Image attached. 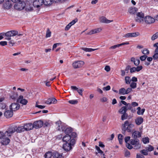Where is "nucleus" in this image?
Here are the masks:
<instances>
[{"label":"nucleus","mask_w":158,"mask_h":158,"mask_svg":"<svg viewBox=\"0 0 158 158\" xmlns=\"http://www.w3.org/2000/svg\"><path fill=\"white\" fill-rule=\"evenodd\" d=\"M136 16L137 17L135 19V21L140 23H143L144 18V13L142 12H138Z\"/></svg>","instance_id":"423d86ee"},{"label":"nucleus","mask_w":158,"mask_h":158,"mask_svg":"<svg viewBox=\"0 0 158 158\" xmlns=\"http://www.w3.org/2000/svg\"><path fill=\"white\" fill-rule=\"evenodd\" d=\"M158 38V35L157 32L154 34L151 37V40H154Z\"/></svg>","instance_id":"3c124183"},{"label":"nucleus","mask_w":158,"mask_h":158,"mask_svg":"<svg viewBox=\"0 0 158 158\" xmlns=\"http://www.w3.org/2000/svg\"><path fill=\"white\" fill-rule=\"evenodd\" d=\"M43 0H35L33 2V5L35 7H39L43 4Z\"/></svg>","instance_id":"4468645a"},{"label":"nucleus","mask_w":158,"mask_h":158,"mask_svg":"<svg viewBox=\"0 0 158 158\" xmlns=\"http://www.w3.org/2000/svg\"><path fill=\"white\" fill-rule=\"evenodd\" d=\"M140 152L141 154L145 156H146L148 155V152L146 149V150L143 149V150L140 151Z\"/></svg>","instance_id":"8fccbe9b"},{"label":"nucleus","mask_w":158,"mask_h":158,"mask_svg":"<svg viewBox=\"0 0 158 158\" xmlns=\"http://www.w3.org/2000/svg\"><path fill=\"white\" fill-rule=\"evenodd\" d=\"M43 124V122L40 120L34 122L33 125V126H34V128L35 129H38L42 127Z\"/></svg>","instance_id":"1a4fd4ad"},{"label":"nucleus","mask_w":158,"mask_h":158,"mask_svg":"<svg viewBox=\"0 0 158 158\" xmlns=\"http://www.w3.org/2000/svg\"><path fill=\"white\" fill-rule=\"evenodd\" d=\"M20 107V105L17 103H12L9 106L10 109L12 111H15L18 110Z\"/></svg>","instance_id":"9d476101"},{"label":"nucleus","mask_w":158,"mask_h":158,"mask_svg":"<svg viewBox=\"0 0 158 158\" xmlns=\"http://www.w3.org/2000/svg\"><path fill=\"white\" fill-rule=\"evenodd\" d=\"M127 110V109L126 106H124L120 109L118 111V112L121 114H124L126 113Z\"/></svg>","instance_id":"7c9ffc66"},{"label":"nucleus","mask_w":158,"mask_h":158,"mask_svg":"<svg viewBox=\"0 0 158 158\" xmlns=\"http://www.w3.org/2000/svg\"><path fill=\"white\" fill-rule=\"evenodd\" d=\"M131 68V66L130 65H128L126 67V68L124 71L125 72H126L127 73H128V71L129 69H130Z\"/></svg>","instance_id":"338daca9"},{"label":"nucleus","mask_w":158,"mask_h":158,"mask_svg":"<svg viewBox=\"0 0 158 158\" xmlns=\"http://www.w3.org/2000/svg\"><path fill=\"white\" fill-rule=\"evenodd\" d=\"M0 35H2L6 37L5 39L6 40H10L11 39V37L17 35L19 36H22L23 34H18V31L15 30H12L7 31L6 33H1Z\"/></svg>","instance_id":"7ed1b4c3"},{"label":"nucleus","mask_w":158,"mask_h":158,"mask_svg":"<svg viewBox=\"0 0 158 158\" xmlns=\"http://www.w3.org/2000/svg\"><path fill=\"white\" fill-rule=\"evenodd\" d=\"M8 129L11 136L15 131H16L17 133H20L24 131L23 126L18 127H11Z\"/></svg>","instance_id":"20e7f679"},{"label":"nucleus","mask_w":158,"mask_h":158,"mask_svg":"<svg viewBox=\"0 0 158 158\" xmlns=\"http://www.w3.org/2000/svg\"><path fill=\"white\" fill-rule=\"evenodd\" d=\"M130 123H129V122L128 121H125L124 123V124L123 125V129H124L125 131L126 130V126H127V127L129 126V125L130 124Z\"/></svg>","instance_id":"49530a36"},{"label":"nucleus","mask_w":158,"mask_h":158,"mask_svg":"<svg viewBox=\"0 0 158 158\" xmlns=\"http://www.w3.org/2000/svg\"><path fill=\"white\" fill-rule=\"evenodd\" d=\"M68 102L72 104H76L78 103V102L77 100H73L69 101Z\"/></svg>","instance_id":"a18cd8bd"},{"label":"nucleus","mask_w":158,"mask_h":158,"mask_svg":"<svg viewBox=\"0 0 158 158\" xmlns=\"http://www.w3.org/2000/svg\"><path fill=\"white\" fill-rule=\"evenodd\" d=\"M125 83L127 84H129L131 83V80L130 77L128 76H127L125 77Z\"/></svg>","instance_id":"58836bf2"},{"label":"nucleus","mask_w":158,"mask_h":158,"mask_svg":"<svg viewBox=\"0 0 158 158\" xmlns=\"http://www.w3.org/2000/svg\"><path fill=\"white\" fill-rule=\"evenodd\" d=\"M130 86L132 88L135 89L136 87V83L134 82H131Z\"/></svg>","instance_id":"864d4df0"},{"label":"nucleus","mask_w":158,"mask_h":158,"mask_svg":"<svg viewBox=\"0 0 158 158\" xmlns=\"http://www.w3.org/2000/svg\"><path fill=\"white\" fill-rule=\"evenodd\" d=\"M78 20L77 19H76L74 20H73L72 21H71V22H70L69 23V24L72 26V25H74L76 22H77V21Z\"/></svg>","instance_id":"4d7b16f0"},{"label":"nucleus","mask_w":158,"mask_h":158,"mask_svg":"<svg viewBox=\"0 0 158 158\" xmlns=\"http://www.w3.org/2000/svg\"><path fill=\"white\" fill-rule=\"evenodd\" d=\"M4 115L6 118H10L13 115V111L11 110H7L4 113Z\"/></svg>","instance_id":"aec40b11"},{"label":"nucleus","mask_w":158,"mask_h":158,"mask_svg":"<svg viewBox=\"0 0 158 158\" xmlns=\"http://www.w3.org/2000/svg\"><path fill=\"white\" fill-rule=\"evenodd\" d=\"M52 156L53 158H63L62 154H60L56 152L52 153Z\"/></svg>","instance_id":"a878e982"},{"label":"nucleus","mask_w":158,"mask_h":158,"mask_svg":"<svg viewBox=\"0 0 158 158\" xmlns=\"http://www.w3.org/2000/svg\"><path fill=\"white\" fill-rule=\"evenodd\" d=\"M143 118L142 117H139L135 119V122L137 125H139L143 122Z\"/></svg>","instance_id":"bb28decb"},{"label":"nucleus","mask_w":158,"mask_h":158,"mask_svg":"<svg viewBox=\"0 0 158 158\" xmlns=\"http://www.w3.org/2000/svg\"><path fill=\"white\" fill-rule=\"evenodd\" d=\"M135 69L136 71L139 72L143 69V67L142 66H138L137 67H135Z\"/></svg>","instance_id":"13d9d810"},{"label":"nucleus","mask_w":158,"mask_h":158,"mask_svg":"<svg viewBox=\"0 0 158 158\" xmlns=\"http://www.w3.org/2000/svg\"><path fill=\"white\" fill-rule=\"evenodd\" d=\"M138 9L136 7H131L128 10L129 12L132 14H135L137 11Z\"/></svg>","instance_id":"c756f323"},{"label":"nucleus","mask_w":158,"mask_h":158,"mask_svg":"<svg viewBox=\"0 0 158 158\" xmlns=\"http://www.w3.org/2000/svg\"><path fill=\"white\" fill-rule=\"evenodd\" d=\"M9 40V41L8 42V44L10 46H13L16 44V42L13 40H11V39L10 40Z\"/></svg>","instance_id":"ea45409f"},{"label":"nucleus","mask_w":158,"mask_h":158,"mask_svg":"<svg viewBox=\"0 0 158 158\" xmlns=\"http://www.w3.org/2000/svg\"><path fill=\"white\" fill-rule=\"evenodd\" d=\"M6 105L5 103H0V109H4L6 108Z\"/></svg>","instance_id":"09e8293b"},{"label":"nucleus","mask_w":158,"mask_h":158,"mask_svg":"<svg viewBox=\"0 0 158 158\" xmlns=\"http://www.w3.org/2000/svg\"><path fill=\"white\" fill-rule=\"evenodd\" d=\"M102 30V29L101 28L95 29L91 30L87 34L91 35L93 34L98 33L100 32Z\"/></svg>","instance_id":"393cba45"},{"label":"nucleus","mask_w":158,"mask_h":158,"mask_svg":"<svg viewBox=\"0 0 158 158\" xmlns=\"http://www.w3.org/2000/svg\"><path fill=\"white\" fill-rule=\"evenodd\" d=\"M52 153L50 152H48L44 155L45 158H50L52 156Z\"/></svg>","instance_id":"4c0bfd02"},{"label":"nucleus","mask_w":158,"mask_h":158,"mask_svg":"<svg viewBox=\"0 0 158 158\" xmlns=\"http://www.w3.org/2000/svg\"><path fill=\"white\" fill-rule=\"evenodd\" d=\"M126 106L127 109V110H131L132 107L130 103H127Z\"/></svg>","instance_id":"680f3d73"},{"label":"nucleus","mask_w":158,"mask_h":158,"mask_svg":"<svg viewBox=\"0 0 158 158\" xmlns=\"http://www.w3.org/2000/svg\"><path fill=\"white\" fill-rule=\"evenodd\" d=\"M130 72L131 73H134L136 71V70L135 67H133L130 69Z\"/></svg>","instance_id":"69168bd1"},{"label":"nucleus","mask_w":158,"mask_h":158,"mask_svg":"<svg viewBox=\"0 0 158 158\" xmlns=\"http://www.w3.org/2000/svg\"><path fill=\"white\" fill-rule=\"evenodd\" d=\"M27 102V101L26 99H23V96L22 95L20 96L17 100V103H20L23 105H26Z\"/></svg>","instance_id":"9b49d317"},{"label":"nucleus","mask_w":158,"mask_h":158,"mask_svg":"<svg viewBox=\"0 0 158 158\" xmlns=\"http://www.w3.org/2000/svg\"><path fill=\"white\" fill-rule=\"evenodd\" d=\"M2 139V140L1 142L2 145H6L10 143V140L8 137L3 138Z\"/></svg>","instance_id":"5701e85b"},{"label":"nucleus","mask_w":158,"mask_h":158,"mask_svg":"<svg viewBox=\"0 0 158 158\" xmlns=\"http://www.w3.org/2000/svg\"><path fill=\"white\" fill-rule=\"evenodd\" d=\"M136 158H144V157L141 154H137L136 156Z\"/></svg>","instance_id":"774afa93"},{"label":"nucleus","mask_w":158,"mask_h":158,"mask_svg":"<svg viewBox=\"0 0 158 158\" xmlns=\"http://www.w3.org/2000/svg\"><path fill=\"white\" fill-rule=\"evenodd\" d=\"M123 136L122 135L119 134L118 135V139L119 141V143L121 144H122L123 143Z\"/></svg>","instance_id":"f704fd0d"},{"label":"nucleus","mask_w":158,"mask_h":158,"mask_svg":"<svg viewBox=\"0 0 158 158\" xmlns=\"http://www.w3.org/2000/svg\"><path fill=\"white\" fill-rule=\"evenodd\" d=\"M142 141L143 143L144 144L149 143V139L147 137H145V138H143Z\"/></svg>","instance_id":"a19ab883"},{"label":"nucleus","mask_w":158,"mask_h":158,"mask_svg":"<svg viewBox=\"0 0 158 158\" xmlns=\"http://www.w3.org/2000/svg\"><path fill=\"white\" fill-rule=\"evenodd\" d=\"M147 57L148 56L147 55H144L140 56V59L141 61H143L146 60Z\"/></svg>","instance_id":"603ef678"},{"label":"nucleus","mask_w":158,"mask_h":158,"mask_svg":"<svg viewBox=\"0 0 158 158\" xmlns=\"http://www.w3.org/2000/svg\"><path fill=\"white\" fill-rule=\"evenodd\" d=\"M145 149L148 152H151L153 150L154 148L152 145H149L148 147L145 148Z\"/></svg>","instance_id":"e433bc0d"},{"label":"nucleus","mask_w":158,"mask_h":158,"mask_svg":"<svg viewBox=\"0 0 158 158\" xmlns=\"http://www.w3.org/2000/svg\"><path fill=\"white\" fill-rule=\"evenodd\" d=\"M51 32L49 29H48L46 31V38L51 36Z\"/></svg>","instance_id":"de8ad7c7"},{"label":"nucleus","mask_w":158,"mask_h":158,"mask_svg":"<svg viewBox=\"0 0 158 158\" xmlns=\"http://www.w3.org/2000/svg\"><path fill=\"white\" fill-rule=\"evenodd\" d=\"M129 44V43L128 42H126L124 43H123L120 44H118L117 45H115L114 46H111L110 48L109 49H114L116 48H117L121 46L124 45H128Z\"/></svg>","instance_id":"4be33fe9"},{"label":"nucleus","mask_w":158,"mask_h":158,"mask_svg":"<svg viewBox=\"0 0 158 158\" xmlns=\"http://www.w3.org/2000/svg\"><path fill=\"white\" fill-rule=\"evenodd\" d=\"M134 127L133 124L130 123V124L127 127L126 130L128 132H130L131 131V128Z\"/></svg>","instance_id":"c9c22d12"},{"label":"nucleus","mask_w":158,"mask_h":158,"mask_svg":"<svg viewBox=\"0 0 158 158\" xmlns=\"http://www.w3.org/2000/svg\"><path fill=\"white\" fill-rule=\"evenodd\" d=\"M11 1H5V3L3 4V7L6 9H9L12 6Z\"/></svg>","instance_id":"a211bd4d"},{"label":"nucleus","mask_w":158,"mask_h":158,"mask_svg":"<svg viewBox=\"0 0 158 158\" xmlns=\"http://www.w3.org/2000/svg\"><path fill=\"white\" fill-rule=\"evenodd\" d=\"M155 53V54L153 56V58L154 60H157L158 58V53Z\"/></svg>","instance_id":"bf43d9fd"},{"label":"nucleus","mask_w":158,"mask_h":158,"mask_svg":"<svg viewBox=\"0 0 158 158\" xmlns=\"http://www.w3.org/2000/svg\"><path fill=\"white\" fill-rule=\"evenodd\" d=\"M130 143L133 146V148L135 149H139L141 147V144L138 139H131L130 140Z\"/></svg>","instance_id":"39448f33"},{"label":"nucleus","mask_w":158,"mask_h":158,"mask_svg":"<svg viewBox=\"0 0 158 158\" xmlns=\"http://www.w3.org/2000/svg\"><path fill=\"white\" fill-rule=\"evenodd\" d=\"M12 2H19L18 6H20V5L22 4V2L20 0H11Z\"/></svg>","instance_id":"6e6d98bb"},{"label":"nucleus","mask_w":158,"mask_h":158,"mask_svg":"<svg viewBox=\"0 0 158 158\" xmlns=\"http://www.w3.org/2000/svg\"><path fill=\"white\" fill-rule=\"evenodd\" d=\"M126 143V146L128 149H131L133 148V146H132V145H131L129 143Z\"/></svg>","instance_id":"052dcab7"},{"label":"nucleus","mask_w":158,"mask_h":158,"mask_svg":"<svg viewBox=\"0 0 158 158\" xmlns=\"http://www.w3.org/2000/svg\"><path fill=\"white\" fill-rule=\"evenodd\" d=\"M81 49L86 52H91L96 50L97 49H93L86 48H82Z\"/></svg>","instance_id":"2f4dec72"},{"label":"nucleus","mask_w":158,"mask_h":158,"mask_svg":"<svg viewBox=\"0 0 158 158\" xmlns=\"http://www.w3.org/2000/svg\"><path fill=\"white\" fill-rule=\"evenodd\" d=\"M71 88L73 90H76L80 95L82 96V92L84 91V89L82 88L79 89L76 86H71Z\"/></svg>","instance_id":"dca6fc26"},{"label":"nucleus","mask_w":158,"mask_h":158,"mask_svg":"<svg viewBox=\"0 0 158 158\" xmlns=\"http://www.w3.org/2000/svg\"><path fill=\"white\" fill-rule=\"evenodd\" d=\"M24 131H29L32 130L34 128V126L32 123H27L23 126Z\"/></svg>","instance_id":"6ab92c4d"},{"label":"nucleus","mask_w":158,"mask_h":158,"mask_svg":"<svg viewBox=\"0 0 158 158\" xmlns=\"http://www.w3.org/2000/svg\"><path fill=\"white\" fill-rule=\"evenodd\" d=\"M110 89V87L109 85H107L106 87H103V88L102 89L103 90H105L106 91L109 90Z\"/></svg>","instance_id":"e2e57ef3"},{"label":"nucleus","mask_w":158,"mask_h":158,"mask_svg":"<svg viewBox=\"0 0 158 158\" xmlns=\"http://www.w3.org/2000/svg\"><path fill=\"white\" fill-rule=\"evenodd\" d=\"M141 133L138 131H135L133 132L132 134V137L134 139H138L137 138H139L141 137Z\"/></svg>","instance_id":"2eb2a0df"},{"label":"nucleus","mask_w":158,"mask_h":158,"mask_svg":"<svg viewBox=\"0 0 158 158\" xmlns=\"http://www.w3.org/2000/svg\"><path fill=\"white\" fill-rule=\"evenodd\" d=\"M9 132L8 129L5 132L0 131V139H2L4 137H11Z\"/></svg>","instance_id":"f8f14e48"},{"label":"nucleus","mask_w":158,"mask_h":158,"mask_svg":"<svg viewBox=\"0 0 158 158\" xmlns=\"http://www.w3.org/2000/svg\"><path fill=\"white\" fill-rule=\"evenodd\" d=\"M142 53L144 55H146L149 54V51L147 49L144 48L142 51Z\"/></svg>","instance_id":"37998d69"},{"label":"nucleus","mask_w":158,"mask_h":158,"mask_svg":"<svg viewBox=\"0 0 158 158\" xmlns=\"http://www.w3.org/2000/svg\"><path fill=\"white\" fill-rule=\"evenodd\" d=\"M43 3L46 6L50 5L53 3L52 0H43Z\"/></svg>","instance_id":"473e14b6"},{"label":"nucleus","mask_w":158,"mask_h":158,"mask_svg":"<svg viewBox=\"0 0 158 158\" xmlns=\"http://www.w3.org/2000/svg\"><path fill=\"white\" fill-rule=\"evenodd\" d=\"M56 129L58 131H62L64 132L66 135H71L72 131V128L71 127H68L65 129V127L63 126L60 120L57 121L56 122Z\"/></svg>","instance_id":"f03ea898"},{"label":"nucleus","mask_w":158,"mask_h":158,"mask_svg":"<svg viewBox=\"0 0 158 158\" xmlns=\"http://www.w3.org/2000/svg\"><path fill=\"white\" fill-rule=\"evenodd\" d=\"M95 148L98 151V153H99L101 154H102L103 156H105V154L103 153V151H102L100 149L99 147L97 146H95Z\"/></svg>","instance_id":"79ce46f5"},{"label":"nucleus","mask_w":158,"mask_h":158,"mask_svg":"<svg viewBox=\"0 0 158 158\" xmlns=\"http://www.w3.org/2000/svg\"><path fill=\"white\" fill-rule=\"evenodd\" d=\"M119 94L121 95H124L126 94V89L123 88L120 89L118 91Z\"/></svg>","instance_id":"72a5a7b5"},{"label":"nucleus","mask_w":158,"mask_h":158,"mask_svg":"<svg viewBox=\"0 0 158 158\" xmlns=\"http://www.w3.org/2000/svg\"><path fill=\"white\" fill-rule=\"evenodd\" d=\"M131 61L133 62L134 64L136 66H137L139 64L140 62L139 59H135L134 57H132L131 58Z\"/></svg>","instance_id":"c85d7f7f"},{"label":"nucleus","mask_w":158,"mask_h":158,"mask_svg":"<svg viewBox=\"0 0 158 158\" xmlns=\"http://www.w3.org/2000/svg\"><path fill=\"white\" fill-rule=\"evenodd\" d=\"M77 136L76 133L73 132L72 133V137L71 139L69 142H66L63 145V148L66 151L68 152L72 149L76 143L74 138Z\"/></svg>","instance_id":"f257e3e1"},{"label":"nucleus","mask_w":158,"mask_h":158,"mask_svg":"<svg viewBox=\"0 0 158 158\" xmlns=\"http://www.w3.org/2000/svg\"><path fill=\"white\" fill-rule=\"evenodd\" d=\"M72 137V133L71 135L67 134L64 136L62 138V141L63 142H69L70 139H71Z\"/></svg>","instance_id":"412c9836"},{"label":"nucleus","mask_w":158,"mask_h":158,"mask_svg":"<svg viewBox=\"0 0 158 158\" xmlns=\"http://www.w3.org/2000/svg\"><path fill=\"white\" fill-rule=\"evenodd\" d=\"M155 21V19L150 16H147L144 18V22L148 24H151L154 23Z\"/></svg>","instance_id":"0eeeda50"},{"label":"nucleus","mask_w":158,"mask_h":158,"mask_svg":"<svg viewBox=\"0 0 158 158\" xmlns=\"http://www.w3.org/2000/svg\"><path fill=\"white\" fill-rule=\"evenodd\" d=\"M84 63L81 60L74 61L72 64L73 67L75 69L81 67L84 64Z\"/></svg>","instance_id":"6e6552de"},{"label":"nucleus","mask_w":158,"mask_h":158,"mask_svg":"<svg viewBox=\"0 0 158 158\" xmlns=\"http://www.w3.org/2000/svg\"><path fill=\"white\" fill-rule=\"evenodd\" d=\"M100 21L101 23H109L112 21V20H110L107 19L106 18L103 16L100 17L99 18Z\"/></svg>","instance_id":"b1692460"},{"label":"nucleus","mask_w":158,"mask_h":158,"mask_svg":"<svg viewBox=\"0 0 158 158\" xmlns=\"http://www.w3.org/2000/svg\"><path fill=\"white\" fill-rule=\"evenodd\" d=\"M123 115L121 116V119L122 120H124L126 119L127 118L128 116V114L127 113L123 114Z\"/></svg>","instance_id":"c03bdc74"},{"label":"nucleus","mask_w":158,"mask_h":158,"mask_svg":"<svg viewBox=\"0 0 158 158\" xmlns=\"http://www.w3.org/2000/svg\"><path fill=\"white\" fill-rule=\"evenodd\" d=\"M57 101V100L55 98H50L45 101V103L49 105L52 104H55L56 103Z\"/></svg>","instance_id":"f3484780"},{"label":"nucleus","mask_w":158,"mask_h":158,"mask_svg":"<svg viewBox=\"0 0 158 158\" xmlns=\"http://www.w3.org/2000/svg\"><path fill=\"white\" fill-rule=\"evenodd\" d=\"M7 44V42L6 41H2L0 42V45L2 46H4L6 45Z\"/></svg>","instance_id":"0e129e2a"},{"label":"nucleus","mask_w":158,"mask_h":158,"mask_svg":"<svg viewBox=\"0 0 158 158\" xmlns=\"http://www.w3.org/2000/svg\"><path fill=\"white\" fill-rule=\"evenodd\" d=\"M139 32L128 33L125 34L124 37L126 38L135 37L139 36Z\"/></svg>","instance_id":"ddd939ff"},{"label":"nucleus","mask_w":158,"mask_h":158,"mask_svg":"<svg viewBox=\"0 0 158 158\" xmlns=\"http://www.w3.org/2000/svg\"><path fill=\"white\" fill-rule=\"evenodd\" d=\"M153 46L156 48L154 51L155 52L158 53V43L154 44L153 45Z\"/></svg>","instance_id":"5fc2aeb1"},{"label":"nucleus","mask_w":158,"mask_h":158,"mask_svg":"<svg viewBox=\"0 0 158 158\" xmlns=\"http://www.w3.org/2000/svg\"><path fill=\"white\" fill-rule=\"evenodd\" d=\"M18 96V94L17 93L13 92L11 93V94L10 95V99L15 100L17 98Z\"/></svg>","instance_id":"cd10ccee"}]
</instances>
